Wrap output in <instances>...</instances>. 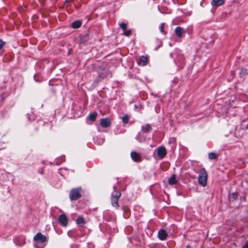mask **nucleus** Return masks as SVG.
Returning a JSON list of instances; mask_svg holds the SVG:
<instances>
[{"label": "nucleus", "mask_w": 248, "mask_h": 248, "mask_svg": "<svg viewBox=\"0 0 248 248\" xmlns=\"http://www.w3.org/2000/svg\"><path fill=\"white\" fill-rule=\"evenodd\" d=\"M218 156V155L214 153L211 152L208 154V157L210 159H215Z\"/></svg>", "instance_id": "nucleus-19"}, {"label": "nucleus", "mask_w": 248, "mask_h": 248, "mask_svg": "<svg viewBox=\"0 0 248 248\" xmlns=\"http://www.w3.org/2000/svg\"><path fill=\"white\" fill-rule=\"evenodd\" d=\"M164 26H165V23H162L161 24V26L160 27V31L162 33H163L164 34H166V32L164 30Z\"/></svg>", "instance_id": "nucleus-21"}, {"label": "nucleus", "mask_w": 248, "mask_h": 248, "mask_svg": "<svg viewBox=\"0 0 248 248\" xmlns=\"http://www.w3.org/2000/svg\"><path fill=\"white\" fill-rule=\"evenodd\" d=\"M167 236V233L165 230H160L158 232V237L161 240H166Z\"/></svg>", "instance_id": "nucleus-9"}, {"label": "nucleus", "mask_w": 248, "mask_h": 248, "mask_svg": "<svg viewBox=\"0 0 248 248\" xmlns=\"http://www.w3.org/2000/svg\"><path fill=\"white\" fill-rule=\"evenodd\" d=\"M141 130L145 133H149L152 130V125L150 124H147L142 126Z\"/></svg>", "instance_id": "nucleus-11"}, {"label": "nucleus", "mask_w": 248, "mask_h": 248, "mask_svg": "<svg viewBox=\"0 0 248 248\" xmlns=\"http://www.w3.org/2000/svg\"><path fill=\"white\" fill-rule=\"evenodd\" d=\"M122 121L123 123L127 124L128 122V116L127 115H125L122 118Z\"/></svg>", "instance_id": "nucleus-23"}, {"label": "nucleus", "mask_w": 248, "mask_h": 248, "mask_svg": "<svg viewBox=\"0 0 248 248\" xmlns=\"http://www.w3.org/2000/svg\"><path fill=\"white\" fill-rule=\"evenodd\" d=\"M131 156L133 161L135 162H139L141 161V157L140 155L136 152H132L131 153Z\"/></svg>", "instance_id": "nucleus-8"}, {"label": "nucleus", "mask_w": 248, "mask_h": 248, "mask_svg": "<svg viewBox=\"0 0 248 248\" xmlns=\"http://www.w3.org/2000/svg\"><path fill=\"white\" fill-rule=\"evenodd\" d=\"M111 124L110 120L109 118H103L100 120V124L102 127H108Z\"/></svg>", "instance_id": "nucleus-7"}, {"label": "nucleus", "mask_w": 248, "mask_h": 248, "mask_svg": "<svg viewBox=\"0 0 248 248\" xmlns=\"http://www.w3.org/2000/svg\"><path fill=\"white\" fill-rule=\"evenodd\" d=\"M185 59L183 55H180L178 56V60L175 61V62L176 64L181 65L184 63Z\"/></svg>", "instance_id": "nucleus-14"}, {"label": "nucleus", "mask_w": 248, "mask_h": 248, "mask_svg": "<svg viewBox=\"0 0 248 248\" xmlns=\"http://www.w3.org/2000/svg\"><path fill=\"white\" fill-rule=\"evenodd\" d=\"M59 222L62 226H67L68 220L66 216L64 214L61 215L59 217Z\"/></svg>", "instance_id": "nucleus-6"}, {"label": "nucleus", "mask_w": 248, "mask_h": 248, "mask_svg": "<svg viewBox=\"0 0 248 248\" xmlns=\"http://www.w3.org/2000/svg\"><path fill=\"white\" fill-rule=\"evenodd\" d=\"M82 188L81 187L73 188L69 192V198L71 201H75L81 197Z\"/></svg>", "instance_id": "nucleus-2"}, {"label": "nucleus", "mask_w": 248, "mask_h": 248, "mask_svg": "<svg viewBox=\"0 0 248 248\" xmlns=\"http://www.w3.org/2000/svg\"><path fill=\"white\" fill-rule=\"evenodd\" d=\"M224 3L223 0H212L211 4L214 6H219L223 4Z\"/></svg>", "instance_id": "nucleus-13"}, {"label": "nucleus", "mask_w": 248, "mask_h": 248, "mask_svg": "<svg viewBox=\"0 0 248 248\" xmlns=\"http://www.w3.org/2000/svg\"><path fill=\"white\" fill-rule=\"evenodd\" d=\"M186 248H192L190 245H187L186 246Z\"/></svg>", "instance_id": "nucleus-28"}, {"label": "nucleus", "mask_w": 248, "mask_h": 248, "mask_svg": "<svg viewBox=\"0 0 248 248\" xmlns=\"http://www.w3.org/2000/svg\"><path fill=\"white\" fill-rule=\"evenodd\" d=\"M247 70L245 68H241L239 74L241 77L244 76L246 75Z\"/></svg>", "instance_id": "nucleus-20"}, {"label": "nucleus", "mask_w": 248, "mask_h": 248, "mask_svg": "<svg viewBox=\"0 0 248 248\" xmlns=\"http://www.w3.org/2000/svg\"><path fill=\"white\" fill-rule=\"evenodd\" d=\"M5 42L2 41L1 39H0V54L1 55L2 53V52L1 51V49L3 47V46L5 45Z\"/></svg>", "instance_id": "nucleus-22"}, {"label": "nucleus", "mask_w": 248, "mask_h": 248, "mask_svg": "<svg viewBox=\"0 0 248 248\" xmlns=\"http://www.w3.org/2000/svg\"><path fill=\"white\" fill-rule=\"evenodd\" d=\"M148 61V57L147 56H141L138 61V63L140 65L145 66Z\"/></svg>", "instance_id": "nucleus-10"}, {"label": "nucleus", "mask_w": 248, "mask_h": 248, "mask_svg": "<svg viewBox=\"0 0 248 248\" xmlns=\"http://www.w3.org/2000/svg\"><path fill=\"white\" fill-rule=\"evenodd\" d=\"M177 183L176 179V176L175 174H173L170 178L169 179V183L170 185H174Z\"/></svg>", "instance_id": "nucleus-17"}, {"label": "nucleus", "mask_w": 248, "mask_h": 248, "mask_svg": "<svg viewBox=\"0 0 248 248\" xmlns=\"http://www.w3.org/2000/svg\"><path fill=\"white\" fill-rule=\"evenodd\" d=\"M81 25V22L79 20L74 21L72 24V27L74 29H78Z\"/></svg>", "instance_id": "nucleus-16"}, {"label": "nucleus", "mask_w": 248, "mask_h": 248, "mask_svg": "<svg viewBox=\"0 0 248 248\" xmlns=\"http://www.w3.org/2000/svg\"><path fill=\"white\" fill-rule=\"evenodd\" d=\"M120 27L122 29L123 31L126 30V26H127L126 24H125L124 23H121L120 24Z\"/></svg>", "instance_id": "nucleus-24"}, {"label": "nucleus", "mask_w": 248, "mask_h": 248, "mask_svg": "<svg viewBox=\"0 0 248 248\" xmlns=\"http://www.w3.org/2000/svg\"><path fill=\"white\" fill-rule=\"evenodd\" d=\"M33 240L39 243H44L47 241V238L45 235L42 234L41 232H37L34 236Z\"/></svg>", "instance_id": "nucleus-4"}, {"label": "nucleus", "mask_w": 248, "mask_h": 248, "mask_svg": "<svg viewBox=\"0 0 248 248\" xmlns=\"http://www.w3.org/2000/svg\"><path fill=\"white\" fill-rule=\"evenodd\" d=\"M113 188L114 190L111 195V204L113 207L118 208L119 205L118 201L121 196V193L119 190H116V187L115 186H114Z\"/></svg>", "instance_id": "nucleus-1"}, {"label": "nucleus", "mask_w": 248, "mask_h": 248, "mask_svg": "<svg viewBox=\"0 0 248 248\" xmlns=\"http://www.w3.org/2000/svg\"><path fill=\"white\" fill-rule=\"evenodd\" d=\"M97 116V113L96 112L90 113L88 117V119L93 122L95 121V120L96 119Z\"/></svg>", "instance_id": "nucleus-15"}, {"label": "nucleus", "mask_w": 248, "mask_h": 248, "mask_svg": "<svg viewBox=\"0 0 248 248\" xmlns=\"http://www.w3.org/2000/svg\"><path fill=\"white\" fill-rule=\"evenodd\" d=\"M231 197L232 199H233L234 200H236L237 199V195L236 193H232L231 195Z\"/></svg>", "instance_id": "nucleus-26"}, {"label": "nucleus", "mask_w": 248, "mask_h": 248, "mask_svg": "<svg viewBox=\"0 0 248 248\" xmlns=\"http://www.w3.org/2000/svg\"><path fill=\"white\" fill-rule=\"evenodd\" d=\"M207 173L205 169L203 168L201 169V172L198 177V183L202 186H206L207 180Z\"/></svg>", "instance_id": "nucleus-3"}, {"label": "nucleus", "mask_w": 248, "mask_h": 248, "mask_svg": "<svg viewBox=\"0 0 248 248\" xmlns=\"http://www.w3.org/2000/svg\"><path fill=\"white\" fill-rule=\"evenodd\" d=\"M174 32L177 37H181L182 34L184 33V29L180 27H177L174 30Z\"/></svg>", "instance_id": "nucleus-12"}, {"label": "nucleus", "mask_w": 248, "mask_h": 248, "mask_svg": "<svg viewBox=\"0 0 248 248\" xmlns=\"http://www.w3.org/2000/svg\"><path fill=\"white\" fill-rule=\"evenodd\" d=\"M246 128L248 129V124L246 125Z\"/></svg>", "instance_id": "nucleus-29"}, {"label": "nucleus", "mask_w": 248, "mask_h": 248, "mask_svg": "<svg viewBox=\"0 0 248 248\" xmlns=\"http://www.w3.org/2000/svg\"><path fill=\"white\" fill-rule=\"evenodd\" d=\"M131 33V31L130 30H125L124 31V34L126 36H129Z\"/></svg>", "instance_id": "nucleus-25"}, {"label": "nucleus", "mask_w": 248, "mask_h": 248, "mask_svg": "<svg viewBox=\"0 0 248 248\" xmlns=\"http://www.w3.org/2000/svg\"><path fill=\"white\" fill-rule=\"evenodd\" d=\"M242 248H248V241H247L246 243L242 246Z\"/></svg>", "instance_id": "nucleus-27"}, {"label": "nucleus", "mask_w": 248, "mask_h": 248, "mask_svg": "<svg viewBox=\"0 0 248 248\" xmlns=\"http://www.w3.org/2000/svg\"><path fill=\"white\" fill-rule=\"evenodd\" d=\"M76 223L78 225H80L81 226H83L84 224V220L82 217H79L76 220Z\"/></svg>", "instance_id": "nucleus-18"}, {"label": "nucleus", "mask_w": 248, "mask_h": 248, "mask_svg": "<svg viewBox=\"0 0 248 248\" xmlns=\"http://www.w3.org/2000/svg\"><path fill=\"white\" fill-rule=\"evenodd\" d=\"M167 153V150L164 146H159L157 148V154L160 159L163 158Z\"/></svg>", "instance_id": "nucleus-5"}]
</instances>
